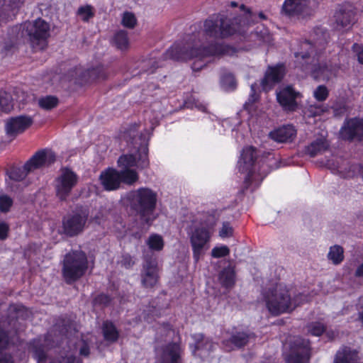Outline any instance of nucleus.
<instances>
[{
	"label": "nucleus",
	"mask_w": 363,
	"mask_h": 363,
	"mask_svg": "<svg viewBox=\"0 0 363 363\" xmlns=\"http://www.w3.org/2000/svg\"><path fill=\"white\" fill-rule=\"evenodd\" d=\"M252 13L248 11L243 16L233 20L223 15H217L204 22L202 40H191L182 47L174 45L167 52L168 57L175 60H188L196 59L192 65L194 71H199L206 66L202 61L211 57H220L228 52L229 48L223 44L208 43V38H224L233 35L240 27L250 23Z\"/></svg>",
	"instance_id": "f257e3e1"
},
{
	"label": "nucleus",
	"mask_w": 363,
	"mask_h": 363,
	"mask_svg": "<svg viewBox=\"0 0 363 363\" xmlns=\"http://www.w3.org/2000/svg\"><path fill=\"white\" fill-rule=\"evenodd\" d=\"M130 207L140 216L143 223L150 225L155 219L157 193L148 188H140L129 194Z\"/></svg>",
	"instance_id": "f03ea898"
},
{
	"label": "nucleus",
	"mask_w": 363,
	"mask_h": 363,
	"mask_svg": "<svg viewBox=\"0 0 363 363\" xmlns=\"http://www.w3.org/2000/svg\"><path fill=\"white\" fill-rule=\"evenodd\" d=\"M263 297L269 312L274 315L291 312L301 303L297 298L292 300L289 291L281 286L265 291Z\"/></svg>",
	"instance_id": "7ed1b4c3"
},
{
	"label": "nucleus",
	"mask_w": 363,
	"mask_h": 363,
	"mask_svg": "<svg viewBox=\"0 0 363 363\" xmlns=\"http://www.w3.org/2000/svg\"><path fill=\"white\" fill-rule=\"evenodd\" d=\"M88 269L86 254L74 250L66 254L62 261V273L66 283L72 284L82 277Z\"/></svg>",
	"instance_id": "20e7f679"
},
{
	"label": "nucleus",
	"mask_w": 363,
	"mask_h": 363,
	"mask_svg": "<svg viewBox=\"0 0 363 363\" xmlns=\"http://www.w3.org/2000/svg\"><path fill=\"white\" fill-rule=\"evenodd\" d=\"M23 34L28 37L31 47L35 51L43 50L48 46L50 25L42 18L26 22L23 25Z\"/></svg>",
	"instance_id": "39448f33"
},
{
	"label": "nucleus",
	"mask_w": 363,
	"mask_h": 363,
	"mask_svg": "<svg viewBox=\"0 0 363 363\" xmlns=\"http://www.w3.org/2000/svg\"><path fill=\"white\" fill-rule=\"evenodd\" d=\"M55 160L56 156L53 152L50 150L38 151L25 164L23 169H11L9 172V177L14 181H21L28 173L37 169L49 167Z\"/></svg>",
	"instance_id": "423d86ee"
},
{
	"label": "nucleus",
	"mask_w": 363,
	"mask_h": 363,
	"mask_svg": "<svg viewBox=\"0 0 363 363\" xmlns=\"http://www.w3.org/2000/svg\"><path fill=\"white\" fill-rule=\"evenodd\" d=\"M209 223L205 226L195 227L190 234V242L193 250V257L197 262L200 258L205 254L206 251L209 249V242L211 240L210 228H213L215 224L213 216H209Z\"/></svg>",
	"instance_id": "0eeeda50"
},
{
	"label": "nucleus",
	"mask_w": 363,
	"mask_h": 363,
	"mask_svg": "<svg viewBox=\"0 0 363 363\" xmlns=\"http://www.w3.org/2000/svg\"><path fill=\"white\" fill-rule=\"evenodd\" d=\"M318 7L314 0H285L282 12L289 16L305 18L313 16Z\"/></svg>",
	"instance_id": "6e6552de"
},
{
	"label": "nucleus",
	"mask_w": 363,
	"mask_h": 363,
	"mask_svg": "<svg viewBox=\"0 0 363 363\" xmlns=\"http://www.w3.org/2000/svg\"><path fill=\"white\" fill-rule=\"evenodd\" d=\"M311 357V347L308 340L295 337L291 342L290 350L285 354L286 363H308Z\"/></svg>",
	"instance_id": "1a4fd4ad"
},
{
	"label": "nucleus",
	"mask_w": 363,
	"mask_h": 363,
	"mask_svg": "<svg viewBox=\"0 0 363 363\" xmlns=\"http://www.w3.org/2000/svg\"><path fill=\"white\" fill-rule=\"evenodd\" d=\"M89 217V211L85 208L78 209L72 214L65 217L62 228L65 234L73 237L83 231Z\"/></svg>",
	"instance_id": "9d476101"
},
{
	"label": "nucleus",
	"mask_w": 363,
	"mask_h": 363,
	"mask_svg": "<svg viewBox=\"0 0 363 363\" xmlns=\"http://www.w3.org/2000/svg\"><path fill=\"white\" fill-rule=\"evenodd\" d=\"M77 175L69 168H62L55 179V189L57 197L65 201L77 183Z\"/></svg>",
	"instance_id": "9b49d317"
},
{
	"label": "nucleus",
	"mask_w": 363,
	"mask_h": 363,
	"mask_svg": "<svg viewBox=\"0 0 363 363\" xmlns=\"http://www.w3.org/2000/svg\"><path fill=\"white\" fill-rule=\"evenodd\" d=\"M159 271L157 258L153 255H145L140 272L142 286L146 289L153 288L158 283Z\"/></svg>",
	"instance_id": "f8f14e48"
},
{
	"label": "nucleus",
	"mask_w": 363,
	"mask_h": 363,
	"mask_svg": "<svg viewBox=\"0 0 363 363\" xmlns=\"http://www.w3.org/2000/svg\"><path fill=\"white\" fill-rule=\"evenodd\" d=\"M328 38L329 35L326 31L320 28H317L314 30L313 35V45H311V43L308 41L303 43L301 48L307 50V52L306 53L303 52H297L295 54L296 57H301V59L305 60L308 58L311 55L315 52V49L317 50H323L328 43Z\"/></svg>",
	"instance_id": "ddd939ff"
},
{
	"label": "nucleus",
	"mask_w": 363,
	"mask_h": 363,
	"mask_svg": "<svg viewBox=\"0 0 363 363\" xmlns=\"http://www.w3.org/2000/svg\"><path fill=\"white\" fill-rule=\"evenodd\" d=\"M340 134L346 140L363 141V118L354 117L346 121Z\"/></svg>",
	"instance_id": "4468645a"
},
{
	"label": "nucleus",
	"mask_w": 363,
	"mask_h": 363,
	"mask_svg": "<svg viewBox=\"0 0 363 363\" xmlns=\"http://www.w3.org/2000/svg\"><path fill=\"white\" fill-rule=\"evenodd\" d=\"M33 123V118L28 116H18L9 118L5 125L6 134L11 137L23 133Z\"/></svg>",
	"instance_id": "2eb2a0df"
},
{
	"label": "nucleus",
	"mask_w": 363,
	"mask_h": 363,
	"mask_svg": "<svg viewBox=\"0 0 363 363\" xmlns=\"http://www.w3.org/2000/svg\"><path fill=\"white\" fill-rule=\"evenodd\" d=\"M299 93L296 92L291 86H286L277 93V98L280 105L286 111H293L297 107L296 99Z\"/></svg>",
	"instance_id": "dca6fc26"
},
{
	"label": "nucleus",
	"mask_w": 363,
	"mask_h": 363,
	"mask_svg": "<svg viewBox=\"0 0 363 363\" xmlns=\"http://www.w3.org/2000/svg\"><path fill=\"white\" fill-rule=\"evenodd\" d=\"M192 337L195 342L192 352L194 355L203 359L208 357L215 348L213 342L202 334H195Z\"/></svg>",
	"instance_id": "f3484780"
},
{
	"label": "nucleus",
	"mask_w": 363,
	"mask_h": 363,
	"mask_svg": "<svg viewBox=\"0 0 363 363\" xmlns=\"http://www.w3.org/2000/svg\"><path fill=\"white\" fill-rule=\"evenodd\" d=\"M257 156L256 149L253 147L250 146L244 148L241 154V158L238 162L240 171L247 173V177H250L252 172V167Z\"/></svg>",
	"instance_id": "a211bd4d"
},
{
	"label": "nucleus",
	"mask_w": 363,
	"mask_h": 363,
	"mask_svg": "<svg viewBox=\"0 0 363 363\" xmlns=\"http://www.w3.org/2000/svg\"><path fill=\"white\" fill-rule=\"evenodd\" d=\"M285 74L284 67L283 65H277L269 67L265 72L262 84L264 89H271L273 85L279 83Z\"/></svg>",
	"instance_id": "6ab92c4d"
},
{
	"label": "nucleus",
	"mask_w": 363,
	"mask_h": 363,
	"mask_svg": "<svg viewBox=\"0 0 363 363\" xmlns=\"http://www.w3.org/2000/svg\"><path fill=\"white\" fill-rule=\"evenodd\" d=\"M99 178L102 186L107 191H113L120 187L121 177L119 172L114 169L108 168L102 172Z\"/></svg>",
	"instance_id": "aec40b11"
},
{
	"label": "nucleus",
	"mask_w": 363,
	"mask_h": 363,
	"mask_svg": "<svg viewBox=\"0 0 363 363\" xmlns=\"http://www.w3.org/2000/svg\"><path fill=\"white\" fill-rule=\"evenodd\" d=\"M182 350L176 342L169 343L163 347L160 363H180Z\"/></svg>",
	"instance_id": "412c9836"
},
{
	"label": "nucleus",
	"mask_w": 363,
	"mask_h": 363,
	"mask_svg": "<svg viewBox=\"0 0 363 363\" xmlns=\"http://www.w3.org/2000/svg\"><path fill=\"white\" fill-rule=\"evenodd\" d=\"M354 12L351 9H340L335 14L337 28L348 30L354 22Z\"/></svg>",
	"instance_id": "4be33fe9"
},
{
	"label": "nucleus",
	"mask_w": 363,
	"mask_h": 363,
	"mask_svg": "<svg viewBox=\"0 0 363 363\" xmlns=\"http://www.w3.org/2000/svg\"><path fill=\"white\" fill-rule=\"evenodd\" d=\"M296 131L292 125H284L269 133V137L277 143L291 141L296 136Z\"/></svg>",
	"instance_id": "5701e85b"
},
{
	"label": "nucleus",
	"mask_w": 363,
	"mask_h": 363,
	"mask_svg": "<svg viewBox=\"0 0 363 363\" xmlns=\"http://www.w3.org/2000/svg\"><path fill=\"white\" fill-rule=\"evenodd\" d=\"M334 363H361L360 357L355 350L342 347L336 353Z\"/></svg>",
	"instance_id": "b1692460"
},
{
	"label": "nucleus",
	"mask_w": 363,
	"mask_h": 363,
	"mask_svg": "<svg viewBox=\"0 0 363 363\" xmlns=\"http://www.w3.org/2000/svg\"><path fill=\"white\" fill-rule=\"evenodd\" d=\"M252 337V335L245 332H236L231 335L229 340H224L223 344L225 347H228V345L231 343L235 347L240 348L245 346Z\"/></svg>",
	"instance_id": "393cba45"
},
{
	"label": "nucleus",
	"mask_w": 363,
	"mask_h": 363,
	"mask_svg": "<svg viewBox=\"0 0 363 363\" xmlns=\"http://www.w3.org/2000/svg\"><path fill=\"white\" fill-rule=\"evenodd\" d=\"M329 147L328 141L323 138H318L312 142L306 148V152L311 157H315V155L320 154L325 151Z\"/></svg>",
	"instance_id": "a878e982"
},
{
	"label": "nucleus",
	"mask_w": 363,
	"mask_h": 363,
	"mask_svg": "<svg viewBox=\"0 0 363 363\" xmlns=\"http://www.w3.org/2000/svg\"><path fill=\"white\" fill-rule=\"evenodd\" d=\"M220 284L226 289L232 288L235 284V272L230 267L224 268L218 274Z\"/></svg>",
	"instance_id": "bb28decb"
},
{
	"label": "nucleus",
	"mask_w": 363,
	"mask_h": 363,
	"mask_svg": "<svg viewBox=\"0 0 363 363\" xmlns=\"http://www.w3.org/2000/svg\"><path fill=\"white\" fill-rule=\"evenodd\" d=\"M312 74L315 79L328 80L331 74V69L325 62L314 65L312 68Z\"/></svg>",
	"instance_id": "cd10ccee"
},
{
	"label": "nucleus",
	"mask_w": 363,
	"mask_h": 363,
	"mask_svg": "<svg viewBox=\"0 0 363 363\" xmlns=\"http://www.w3.org/2000/svg\"><path fill=\"white\" fill-rule=\"evenodd\" d=\"M328 259L335 265L340 264L344 259V250L338 245L330 247Z\"/></svg>",
	"instance_id": "c85d7f7f"
},
{
	"label": "nucleus",
	"mask_w": 363,
	"mask_h": 363,
	"mask_svg": "<svg viewBox=\"0 0 363 363\" xmlns=\"http://www.w3.org/2000/svg\"><path fill=\"white\" fill-rule=\"evenodd\" d=\"M103 335L104 339L108 342H116L118 338V332L115 325L108 321H106L103 324Z\"/></svg>",
	"instance_id": "c756f323"
},
{
	"label": "nucleus",
	"mask_w": 363,
	"mask_h": 363,
	"mask_svg": "<svg viewBox=\"0 0 363 363\" xmlns=\"http://www.w3.org/2000/svg\"><path fill=\"white\" fill-rule=\"evenodd\" d=\"M147 152V145L144 142L138 148V156L136 157L137 166L140 169H145L149 166Z\"/></svg>",
	"instance_id": "7c9ffc66"
},
{
	"label": "nucleus",
	"mask_w": 363,
	"mask_h": 363,
	"mask_svg": "<svg viewBox=\"0 0 363 363\" xmlns=\"http://www.w3.org/2000/svg\"><path fill=\"white\" fill-rule=\"evenodd\" d=\"M119 172L121 183L132 185L138 180V174L134 169H121Z\"/></svg>",
	"instance_id": "2f4dec72"
},
{
	"label": "nucleus",
	"mask_w": 363,
	"mask_h": 363,
	"mask_svg": "<svg viewBox=\"0 0 363 363\" xmlns=\"http://www.w3.org/2000/svg\"><path fill=\"white\" fill-rule=\"evenodd\" d=\"M16 14L11 11L4 0H0V24L6 23L13 20Z\"/></svg>",
	"instance_id": "473e14b6"
},
{
	"label": "nucleus",
	"mask_w": 363,
	"mask_h": 363,
	"mask_svg": "<svg viewBox=\"0 0 363 363\" xmlns=\"http://www.w3.org/2000/svg\"><path fill=\"white\" fill-rule=\"evenodd\" d=\"M118 164L122 169H131V167L137 165L136 157L133 155H123L118 158Z\"/></svg>",
	"instance_id": "72a5a7b5"
},
{
	"label": "nucleus",
	"mask_w": 363,
	"mask_h": 363,
	"mask_svg": "<svg viewBox=\"0 0 363 363\" xmlns=\"http://www.w3.org/2000/svg\"><path fill=\"white\" fill-rule=\"evenodd\" d=\"M31 350L34 354L35 358L37 359L38 363H44L46 355L43 347L39 341L34 340L31 343Z\"/></svg>",
	"instance_id": "f704fd0d"
},
{
	"label": "nucleus",
	"mask_w": 363,
	"mask_h": 363,
	"mask_svg": "<svg viewBox=\"0 0 363 363\" xmlns=\"http://www.w3.org/2000/svg\"><path fill=\"white\" fill-rule=\"evenodd\" d=\"M12 108L13 104L11 95L4 91H0V111L8 113Z\"/></svg>",
	"instance_id": "c9c22d12"
},
{
	"label": "nucleus",
	"mask_w": 363,
	"mask_h": 363,
	"mask_svg": "<svg viewBox=\"0 0 363 363\" xmlns=\"http://www.w3.org/2000/svg\"><path fill=\"white\" fill-rule=\"evenodd\" d=\"M58 99L53 96H46L38 100V105L45 110H50L56 107L58 104Z\"/></svg>",
	"instance_id": "e433bc0d"
},
{
	"label": "nucleus",
	"mask_w": 363,
	"mask_h": 363,
	"mask_svg": "<svg viewBox=\"0 0 363 363\" xmlns=\"http://www.w3.org/2000/svg\"><path fill=\"white\" fill-rule=\"evenodd\" d=\"M113 41L118 49L123 50L127 48L128 45L127 33L124 30L117 32L114 36Z\"/></svg>",
	"instance_id": "4c0bfd02"
},
{
	"label": "nucleus",
	"mask_w": 363,
	"mask_h": 363,
	"mask_svg": "<svg viewBox=\"0 0 363 363\" xmlns=\"http://www.w3.org/2000/svg\"><path fill=\"white\" fill-rule=\"evenodd\" d=\"M50 363H82L79 360L71 354L61 353L58 356L53 357Z\"/></svg>",
	"instance_id": "58836bf2"
},
{
	"label": "nucleus",
	"mask_w": 363,
	"mask_h": 363,
	"mask_svg": "<svg viewBox=\"0 0 363 363\" xmlns=\"http://www.w3.org/2000/svg\"><path fill=\"white\" fill-rule=\"evenodd\" d=\"M147 244L150 249L157 251L161 250L164 246L162 238L158 235H152L150 236L147 240Z\"/></svg>",
	"instance_id": "ea45409f"
},
{
	"label": "nucleus",
	"mask_w": 363,
	"mask_h": 363,
	"mask_svg": "<svg viewBox=\"0 0 363 363\" xmlns=\"http://www.w3.org/2000/svg\"><path fill=\"white\" fill-rule=\"evenodd\" d=\"M307 328L308 333L315 336H320L325 330L323 324L320 323H312Z\"/></svg>",
	"instance_id": "a19ab883"
},
{
	"label": "nucleus",
	"mask_w": 363,
	"mask_h": 363,
	"mask_svg": "<svg viewBox=\"0 0 363 363\" xmlns=\"http://www.w3.org/2000/svg\"><path fill=\"white\" fill-rule=\"evenodd\" d=\"M122 24L128 28H133L136 24V18L132 13L125 12L123 13Z\"/></svg>",
	"instance_id": "79ce46f5"
},
{
	"label": "nucleus",
	"mask_w": 363,
	"mask_h": 363,
	"mask_svg": "<svg viewBox=\"0 0 363 363\" xmlns=\"http://www.w3.org/2000/svg\"><path fill=\"white\" fill-rule=\"evenodd\" d=\"M77 14L84 21H87L94 16L92 8L90 6H82L77 11Z\"/></svg>",
	"instance_id": "37998d69"
},
{
	"label": "nucleus",
	"mask_w": 363,
	"mask_h": 363,
	"mask_svg": "<svg viewBox=\"0 0 363 363\" xmlns=\"http://www.w3.org/2000/svg\"><path fill=\"white\" fill-rule=\"evenodd\" d=\"M11 11L16 15L24 5L26 0H4Z\"/></svg>",
	"instance_id": "c03bdc74"
},
{
	"label": "nucleus",
	"mask_w": 363,
	"mask_h": 363,
	"mask_svg": "<svg viewBox=\"0 0 363 363\" xmlns=\"http://www.w3.org/2000/svg\"><path fill=\"white\" fill-rule=\"evenodd\" d=\"M230 253L229 248L225 245L216 247L211 251V256L215 258L223 257L228 255Z\"/></svg>",
	"instance_id": "a18cd8bd"
},
{
	"label": "nucleus",
	"mask_w": 363,
	"mask_h": 363,
	"mask_svg": "<svg viewBox=\"0 0 363 363\" xmlns=\"http://www.w3.org/2000/svg\"><path fill=\"white\" fill-rule=\"evenodd\" d=\"M328 96V91L326 86L323 85L318 86L317 89L314 91V96L315 98L320 101H324L327 99Z\"/></svg>",
	"instance_id": "49530a36"
},
{
	"label": "nucleus",
	"mask_w": 363,
	"mask_h": 363,
	"mask_svg": "<svg viewBox=\"0 0 363 363\" xmlns=\"http://www.w3.org/2000/svg\"><path fill=\"white\" fill-rule=\"evenodd\" d=\"M13 203L12 199L6 195L0 196V211L7 212Z\"/></svg>",
	"instance_id": "de8ad7c7"
},
{
	"label": "nucleus",
	"mask_w": 363,
	"mask_h": 363,
	"mask_svg": "<svg viewBox=\"0 0 363 363\" xmlns=\"http://www.w3.org/2000/svg\"><path fill=\"white\" fill-rule=\"evenodd\" d=\"M222 83L228 89H234L236 86L234 77L230 74H225L222 77Z\"/></svg>",
	"instance_id": "09e8293b"
},
{
	"label": "nucleus",
	"mask_w": 363,
	"mask_h": 363,
	"mask_svg": "<svg viewBox=\"0 0 363 363\" xmlns=\"http://www.w3.org/2000/svg\"><path fill=\"white\" fill-rule=\"evenodd\" d=\"M72 330H74V323L69 320H63L62 329L60 330L61 333L67 335L69 333H72Z\"/></svg>",
	"instance_id": "8fccbe9b"
},
{
	"label": "nucleus",
	"mask_w": 363,
	"mask_h": 363,
	"mask_svg": "<svg viewBox=\"0 0 363 363\" xmlns=\"http://www.w3.org/2000/svg\"><path fill=\"white\" fill-rule=\"evenodd\" d=\"M219 235L222 238L231 236L233 235V228L228 223H224L221 230L219 232Z\"/></svg>",
	"instance_id": "3c124183"
},
{
	"label": "nucleus",
	"mask_w": 363,
	"mask_h": 363,
	"mask_svg": "<svg viewBox=\"0 0 363 363\" xmlns=\"http://www.w3.org/2000/svg\"><path fill=\"white\" fill-rule=\"evenodd\" d=\"M9 231V225L2 220H0V240H4L7 238Z\"/></svg>",
	"instance_id": "603ef678"
},
{
	"label": "nucleus",
	"mask_w": 363,
	"mask_h": 363,
	"mask_svg": "<svg viewBox=\"0 0 363 363\" xmlns=\"http://www.w3.org/2000/svg\"><path fill=\"white\" fill-rule=\"evenodd\" d=\"M352 50L356 53L358 61L363 64V48L359 44L354 43L352 46Z\"/></svg>",
	"instance_id": "864d4df0"
},
{
	"label": "nucleus",
	"mask_w": 363,
	"mask_h": 363,
	"mask_svg": "<svg viewBox=\"0 0 363 363\" xmlns=\"http://www.w3.org/2000/svg\"><path fill=\"white\" fill-rule=\"evenodd\" d=\"M121 263L125 267L130 268L135 264V260L130 255H125L123 257Z\"/></svg>",
	"instance_id": "5fc2aeb1"
},
{
	"label": "nucleus",
	"mask_w": 363,
	"mask_h": 363,
	"mask_svg": "<svg viewBox=\"0 0 363 363\" xmlns=\"http://www.w3.org/2000/svg\"><path fill=\"white\" fill-rule=\"evenodd\" d=\"M308 116H320L323 112V109L319 106H310L308 108Z\"/></svg>",
	"instance_id": "6e6d98bb"
},
{
	"label": "nucleus",
	"mask_w": 363,
	"mask_h": 363,
	"mask_svg": "<svg viewBox=\"0 0 363 363\" xmlns=\"http://www.w3.org/2000/svg\"><path fill=\"white\" fill-rule=\"evenodd\" d=\"M90 75L91 77H95L98 79H105L106 76L104 73L103 67H98L97 69H94L90 72Z\"/></svg>",
	"instance_id": "4d7b16f0"
},
{
	"label": "nucleus",
	"mask_w": 363,
	"mask_h": 363,
	"mask_svg": "<svg viewBox=\"0 0 363 363\" xmlns=\"http://www.w3.org/2000/svg\"><path fill=\"white\" fill-rule=\"evenodd\" d=\"M111 301L108 296L105 294H100L95 298V302L99 304L107 305Z\"/></svg>",
	"instance_id": "13d9d810"
},
{
	"label": "nucleus",
	"mask_w": 363,
	"mask_h": 363,
	"mask_svg": "<svg viewBox=\"0 0 363 363\" xmlns=\"http://www.w3.org/2000/svg\"><path fill=\"white\" fill-rule=\"evenodd\" d=\"M8 343V334L0 327V347L6 346Z\"/></svg>",
	"instance_id": "bf43d9fd"
},
{
	"label": "nucleus",
	"mask_w": 363,
	"mask_h": 363,
	"mask_svg": "<svg viewBox=\"0 0 363 363\" xmlns=\"http://www.w3.org/2000/svg\"><path fill=\"white\" fill-rule=\"evenodd\" d=\"M0 363H13V362L9 354L0 352Z\"/></svg>",
	"instance_id": "052dcab7"
},
{
	"label": "nucleus",
	"mask_w": 363,
	"mask_h": 363,
	"mask_svg": "<svg viewBox=\"0 0 363 363\" xmlns=\"http://www.w3.org/2000/svg\"><path fill=\"white\" fill-rule=\"evenodd\" d=\"M79 353L81 355L87 357L89 354V348L85 342H82V345L79 349Z\"/></svg>",
	"instance_id": "680f3d73"
},
{
	"label": "nucleus",
	"mask_w": 363,
	"mask_h": 363,
	"mask_svg": "<svg viewBox=\"0 0 363 363\" xmlns=\"http://www.w3.org/2000/svg\"><path fill=\"white\" fill-rule=\"evenodd\" d=\"M295 298H297V301L298 302H301L299 303L301 304L306 301H308V297L306 295H304V294H299L298 295H296V296H294V298L292 299V300H294Z\"/></svg>",
	"instance_id": "e2e57ef3"
},
{
	"label": "nucleus",
	"mask_w": 363,
	"mask_h": 363,
	"mask_svg": "<svg viewBox=\"0 0 363 363\" xmlns=\"http://www.w3.org/2000/svg\"><path fill=\"white\" fill-rule=\"evenodd\" d=\"M354 276L356 277H363V264H360L356 269Z\"/></svg>",
	"instance_id": "0e129e2a"
},
{
	"label": "nucleus",
	"mask_w": 363,
	"mask_h": 363,
	"mask_svg": "<svg viewBox=\"0 0 363 363\" xmlns=\"http://www.w3.org/2000/svg\"><path fill=\"white\" fill-rule=\"evenodd\" d=\"M11 48V45L3 46L2 45H0V50L2 54L6 55L7 53V52L10 50Z\"/></svg>",
	"instance_id": "69168bd1"
},
{
	"label": "nucleus",
	"mask_w": 363,
	"mask_h": 363,
	"mask_svg": "<svg viewBox=\"0 0 363 363\" xmlns=\"http://www.w3.org/2000/svg\"><path fill=\"white\" fill-rule=\"evenodd\" d=\"M259 18H260L261 19H266V16H265V15H264L262 12H260V13H259Z\"/></svg>",
	"instance_id": "338daca9"
},
{
	"label": "nucleus",
	"mask_w": 363,
	"mask_h": 363,
	"mask_svg": "<svg viewBox=\"0 0 363 363\" xmlns=\"http://www.w3.org/2000/svg\"><path fill=\"white\" fill-rule=\"evenodd\" d=\"M359 318L362 320V322L363 323V311L359 313Z\"/></svg>",
	"instance_id": "774afa93"
}]
</instances>
